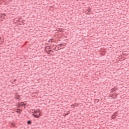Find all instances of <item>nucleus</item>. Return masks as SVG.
I'll return each instance as SVG.
<instances>
[{
	"instance_id": "f257e3e1",
	"label": "nucleus",
	"mask_w": 129,
	"mask_h": 129,
	"mask_svg": "<svg viewBox=\"0 0 129 129\" xmlns=\"http://www.w3.org/2000/svg\"><path fill=\"white\" fill-rule=\"evenodd\" d=\"M34 113L32 115L34 116V117H36V118H39L40 116H41V111L39 109H37L36 110H34ZM37 113H39V115L37 114Z\"/></svg>"
},
{
	"instance_id": "f03ea898",
	"label": "nucleus",
	"mask_w": 129,
	"mask_h": 129,
	"mask_svg": "<svg viewBox=\"0 0 129 129\" xmlns=\"http://www.w3.org/2000/svg\"><path fill=\"white\" fill-rule=\"evenodd\" d=\"M116 114H117V112H114V114L112 115V118H113V119L115 118Z\"/></svg>"
},
{
	"instance_id": "7ed1b4c3",
	"label": "nucleus",
	"mask_w": 129,
	"mask_h": 129,
	"mask_svg": "<svg viewBox=\"0 0 129 129\" xmlns=\"http://www.w3.org/2000/svg\"><path fill=\"white\" fill-rule=\"evenodd\" d=\"M25 102H27L25 101V102H21V104H20V106H26V104H25Z\"/></svg>"
},
{
	"instance_id": "20e7f679",
	"label": "nucleus",
	"mask_w": 129,
	"mask_h": 129,
	"mask_svg": "<svg viewBox=\"0 0 129 129\" xmlns=\"http://www.w3.org/2000/svg\"><path fill=\"white\" fill-rule=\"evenodd\" d=\"M21 111H23V110H22V109H17L16 112L17 113H21Z\"/></svg>"
},
{
	"instance_id": "39448f33",
	"label": "nucleus",
	"mask_w": 129,
	"mask_h": 129,
	"mask_svg": "<svg viewBox=\"0 0 129 129\" xmlns=\"http://www.w3.org/2000/svg\"><path fill=\"white\" fill-rule=\"evenodd\" d=\"M15 96H16L15 97L16 99L20 100V95H17Z\"/></svg>"
},
{
	"instance_id": "423d86ee",
	"label": "nucleus",
	"mask_w": 129,
	"mask_h": 129,
	"mask_svg": "<svg viewBox=\"0 0 129 129\" xmlns=\"http://www.w3.org/2000/svg\"><path fill=\"white\" fill-rule=\"evenodd\" d=\"M49 47V46H46L45 47V51L48 54H49V52L48 50V48Z\"/></svg>"
},
{
	"instance_id": "0eeeda50",
	"label": "nucleus",
	"mask_w": 129,
	"mask_h": 129,
	"mask_svg": "<svg viewBox=\"0 0 129 129\" xmlns=\"http://www.w3.org/2000/svg\"><path fill=\"white\" fill-rule=\"evenodd\" d=\"M57 49H59V46L58 45H56L55 46V47L54 48H53L54 51H56V50H57Z\"/></svg>"
},
{
	"instance_id": "6e6552de",
	"label": "nucleus",
	"mask_w": 129,
	"mask_h": 129,
	"mask_svg": "<svg viewBox=\"0 0 129 129\" xmlns=\"http://www.w3.org/2000/svg\"><path fill=\"white\" fill-rule=\"evenodd\" d=\"M59 46H60L61 47H63V46H66V43L60 44H59Z\"/></svg>"
},
{
	"instance_id": "1a4fd4ad",
	"label": "nucleus",
	"mask_w": 129,
	"mask_h": 129,
	"mask_svg": "<svg viewBox=\"0 0 129 129\" xmlns=\"http://www.w3.org/2000/svg\"><path fill=\"white\" fill-rule=\"evenodd\" d=\"M27 124H32V120L27 121Z\"/></svg>"
},
{
	"instance_id": "9d476101",
	"label": "nucleus",
	"mask_w": 129,
	"mask_h": 129,
	"mask_svg": "<svg viewBox=\"0 0 129 129\" xmlns=\"http://www.w3.org/2000/svg\"><path fill=\"white\" fill-rule=\"evenodd\" d=\"M114 89H115V87H114L113 88L111 89V92H113L115 91V90H114Z\"/></svg>"
},
{
	"instance_id": "9b49d317",
	"label": "nucleus",
	"mask_w": 129,
	"mask_h": 129,
	"mask_svg": "<svg viewBox=\"0 0 129 129\" xmlns=\"http://www.w3.org/2000/svg\"><path fill=\"white\" fill-rule=\"evenodd\" d=\"M50 52L54 53V51L52 50H48V54H50Z\"/></svg>"
},
{
	"instance_id": "f8f14e48",
	"label": "nucleus",
	"mask_w": 129,
	"mask_h": 129,
	"mask_svg": "<svg viewBox=\"0 0 129 129\" xmlns=\"http://www.w3.org/2000/svg\"><path fill=\"white\" fill-rule=\"evenodd\" d=\"M1 18H2V19H5V16H3V15H2L1 16L0 15Z\"/></svg>"
},
{
	"instance_id": "ddd939ff",
	"label": "nucleus",
	"mask_w": 129,
	"mask_h": 129,
	"mask_svg": "<svg viewBox=\"0 0 129 129\" xmlns=\"http://www.w3.org/2000/svg\"><path fill=\"white\" fill-rule=\"evenodd\" d=\"M18 107L19 106H21V103H18Z\"/></svg>"
},
{
	"instance_id": "4468645a",
	"label": "nucleus",
	"mask_w": 129,
	"mask_h": 129,
	"mask_svg": "<svg viewBox=\"0 0 129 129\" xmlns=\"http://www.w3.org/2000/svg\"><path fill=\"white\" fill-rule=\"evenodd\" d=\"M50 42H51V43H52V39H50V40L48 41V43H50Z\"/></svg>"
},
{
	"instance_id": "2eb2a0df",
	"label": "nucleus",
	"mask_w": 129,
	"mask_h": 129,
	"mask_svg": "<svg viewBox=\"0 0 129 129\" xmlns=\"http://www.w3.org/2000/svg\"><path fill=\"white\" fill-rule=\"evenodd\" d=\"M95 100H96V101H97V103L99 102V99H96Z\"/></svg>"
},
{
	"instance_id": "dca6fc26",
	"label": "nucleus",
	"mask_w": 129,
	"mask_h": 129,
	"mask_svg": "<svg viewBox=\"0 0 129 129\" xmlns=\"http://www.w3.org/2000/svg\"><path fill=\"white\" fill-rule=\"evenodd\" d=\"M88 11V12H91V9H89Z\"/></svg>"
},
{
	"instance_id": "f3484780",
	"label": "nucleus",
	"mask_w": 129,
	"mask_h": 129,
	"mask_svg": "<svg viewBox=\"0 0 129 129\" xmlns=\"http://www.w3.org/2000/svg\"><path fill=\"white\" fill-rule=\"evenodd\" d=\"M47 49H51V47H49V46H48V47H47Z\"/></svg>"
},
{
	"instance_id": "a211bd4d",
	"label": "nucleus",
	"mask_w": 129,
	"mask_h": 129,
	"mask_svg": "<svg viewBox=\"0 0 129 129\" xmlns=\"http://www.w3.org/2000/svg\"><path fill=\"white\" fill-rule=\"evenodd\" d=\"M117 88H115V89H114V90H116Z\"/></svg>"
},
{
	"instance_id": "6ab92c4d",
	"label": "nucleus",
	"mask_w": 129,
	"mask_h": 129,
	"mask_svg": "<svg viewBox=\"0 0 129 129\" xmlns=\"http://www.w3.org/2000/svg\"><path fill=\"white\" fill-rule=\"evenodd\" d=\"M20 23H22V24H23L24 23V22L21 21Z\"/></svg>"
},
{
	"instance_id": "aec40b11",
	"label": "nucleus",
	"mask_w": 129,
	"mask_h": 129,
	"mask_svg": "<svg viewBox=\"0 0 129 129\" xmlns=\"http://www.w3.org/2000/svg\"><path fill=\"white\" fill-rule=\"evenodd\" d=\"M15 81H17V80H16V79H15V80H14V82H15Z\"/></svg>"
},
{
	"instance_id": "412c9836",
	"label": "nucleus",
	"mask_w": 129,
	"mask_h": 129,
	"mask_svg": "<svg viewBox=\"0 0 129 129\" xmlns=\"http://www.w3.org/2000/svg\"><path fill=\"white\" fill-rule=\"evenodd\" d=\"M6 14H4V17H6Z\"/></svg>"
},
{
	"instance_id": "4be33fe9",
	"label": "nucleus",
	"mask_w": 129,
	"mask_h": 129,
	"mask_svg": "<svg viewBox=\"0 0 129 129\" xmlns=\"http://www.w3.org/2000/svg\"><path fill=\"white\" fill-rule=\"evenodd\" d=\"M74 106V105H72V106Z\"/></svg>"
},
{
	"instance_id": "5701e85b",
	"label": "nucleus",
	"mask_w": 129,
	"mask_h": 129,
	"mask_svg": "<svg viewBox=\"0 0 129 129\" xmlns=\"http://www.w3.org/2000/svg\"><path fill=\"white\" fill-rule=\"evenodd\" d=\"M16 106H18V107H19V106H18V105H16Z\"/></svg>"
},
{
	"instance_id": "b1692460",
	"label": "nucleus",
	"mask_w": 129,
	"mask_h": 129,
	"mask_svg": "<svg viewBox=\"0 0 129 129\" xmlns=\"http://www.w3.org/2000/svg\"><path fill=\"white\" fill-rule=\"evenodd\" d=\"M1 39V38L0 37V39Z\"/></svg>"
}]
</instances>
